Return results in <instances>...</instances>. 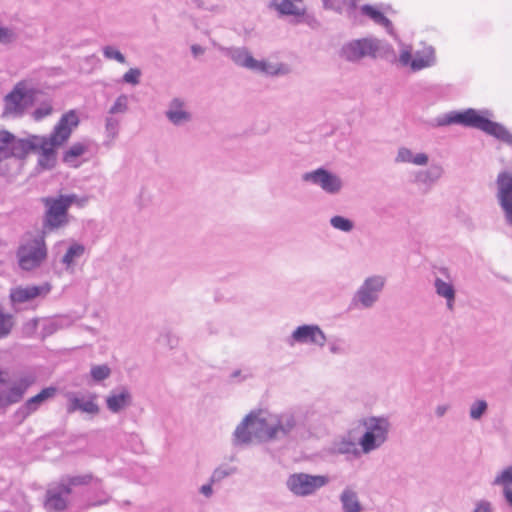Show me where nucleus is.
Wrapping results in <instances>:
<instances>
[{"instance_id": "79ce46f5", "label": "nucleus", "mask_w": 512, "mask_h": 512, "mask_svg": "<svg viewBox=\"0 0 512 512\" xmlns=\"http://www.w3.org/2000/svg\"><path fill=\"white\" fill-rule=\"evenodd\" d=\"M354 448V442L346 438L335 440L332 444V451L339 454L351 453L354 450Z\"/></svg>"}, {"instance_id": "a19ab883", "label": "nucleus", "mask_w": 512, "mask_h": 512, "mask_svg": "<svg viewBox=\"0 0 512 512\" xmlns=\"http://www.w3.org/2000/svg\"><path fill=\"white\" fill-rule=\"evenodd\" d=\"M90 375L95 382H101L110 377L111 369L107 364L93 365Z\"/></svg>"}, {"instance_id": "b1692460", "label": "nucleus", "mask_w": 512, "mask_h": 512, "mask_svg": "<svg viewBox=\"0 0 512 512\" xmlns=\"http://www.w3.org/2000/svg\"><path fill=\"white\" fill-rule=\"evenodd\" d=\"M221 53L230 58L233 63L239 67L251 70L255 58L246 47H223L220 46Z\"/></svg>"}, {"instance_id": "8fccbe9b", "label": "nucleus", "mask_w": 512, "mask_h": 512, "mask_svg": "<svg viewBox=\"0 0 512 512\" xmlns=\"http://www.w3.org/2000/svg\"><path fill=\"white\" fill-rule=\"evenodd\" d=\"M37 325H38V320L37 319H31L30 321H28L27 323H25L23 325V333L26 335V336H32L36 329H37Z\"/></svg>"}, {"instance_id": "2eb2a0df", "label": "nucleus", "mask_w": 512, "mask_h": 512, "mask_svg": "<svg viewBox=\"0 0 512 512\" xmlns=\"http://www.w3.org/2000/svg\"><path fill=\"white\" fill-rule=\"evenodd\" d=\"M66 397V412L73 414L81 412L90 417H95L100 413V407L97 403V394L88 393L87 395L80 392H67Z\"/></svg>"}, {"instance_id": "58836bf2", "label": "nucleus", "mask_w": 512, "mask_h": 512, "mask_svg": "<svg viewBox=\"0 0 512 512\" xmlns=\"http://www.w3.org/2000/svg\"><path fill=\"white\" fill-rule=\"evenodd\" d=\"M492 485L501 486L502 488L512 486V465L500 471L494 478Z\"/></svg>"}, {"instance_id": "473e14b6", "label": "nucleus", "mask_w": 512, "mask_h": 512, "mask_svg": "<svg viewBox=\"0 0 512 512\" xmlns=\"http://www.w3.org/2000/svg\"><path fill=\"white\" fill-rule=\"evenodd\" d=\"M85 253L84 245L80 243H73L69 246L66 253L63 255L61 262L66 266V268H70L75 264V261L82 257Z\"/></svg>"}, {"instance_id": "864d4df0", "label": "nucleus", "mask_w": 512, "mask_h": 512, "mask_svg": "<svg viewBox=\"0 0 512 512\" xmlns=\"http://www.w3.org/2000/svg\"><path fill=\"white\" fill-rule=\"evenodd\" d=\"M330 352L333 354H341L344 352L343 345L340 341H333L329 345Z\"/></svg>"}, {"instance_id": "20e7f679", "label": "nucleus", "mask_w": 512, "mask_h": 512, "mask_svg": "<svg viewBox=\"0 0 512 512\" xmlns=\"http://www.w3.org/2000/svg\"><path fill=\"white\" fill-rule=\"evenodd\" d=\"M268 414L259 411L249 413L233 433L234 446H247L254 440L271 441Z\"/></svg>"}, {"instance_id": "ddd939ff", "label": "nucleus", "mask_w": 512, "mask_h": 512, "mask_svg": "<svg viewBox=\"0 0 512 512\" xmlns=\"http://www.w3.org/2000/svg\"><path fill=\"white\" fill-rule=\"evenodd\" d=\"M302 180L319 187L328 195H337L344 187L342 178L338 174L324 167H319L315 170L305 172L302 175Z\"/></svg>"}, {"instance_id": "4d7b16f0", "label": "nucleus", "mask_w": 512, "mask_h": 512, "mask_svg": "<svg viewBox=\"0 0 512 512\" xmlns=\"http://www.w3.org/2000/svg\"><path fill=\"white\" fill-rule=\"evenodd\" d=\"M191 52H192L193 56L197 57L199 55L204 54L205 49L200 45L194 44L191 46Z\"/></svg>"}, {"instance_id": "393cba45", "label": "nucleus", "mask_w": 512, "mask_h": 512, "mask_svg": "<svg viewBox=\"0 0 512 512\" xmlns=\"http://www.w3.org/2000/svg\"><path fill=\"white\" fill-rule=\"evenodd\" d=\"M394 162L395 164H412L424 167L429 163V156L425 152H414L406 146H401L397 149Z\"/></svg>"}, {"instance_id": "6ab92c4d", "label": "nucleus", "mask_w": 512, "mask_h": 512, "mask_svg": "<svg viewBox=\"0 0 512 512\" xmlns=\"http://www.w3.org/2000/svg\"><path fill=\"white\" fill-rule=\"evenodd\" d=\"M51 290L49 283L41 285L17 286L10 290L9 299L12 306L28 303L37 297H45Z\"/></svg>"}, {"instance_id": "a18cd8bd", "label": "nucleus", "mask_w": 512, "mask_h": 512, "mask_svg": "<svg viewBox=\"0 0 512 512\" xmlns=\"http://www.w3.org/2000/svg\"><path fill=\"white\" fill-rule=\"evenodd\" d=\"M237 469L235 467H218L216 468L211 477V483H218L225 479L226 477L236 473Z\"/></svg>"}, {"instance_id": "4c0bfd02", "label": "nucleus", "mask_w": 512, "mask_h": 512, "mask_svg": "<svg viewBox=\"0 0 512 512\" xmlns=\"http://www.w3.org/2000/svg\"><path fill=\"white\" fill-rule=\"evenodd\" d=\"M19 39V32L13 26L0 25V45L10 46Z\"/></svg>"}, {"instance_id": "ea45409f", "label": "nucleus", "mask_w": 512, "mask_h": 512, "mask_svg": "<svg viewBox=\"0 0 512 512\" xmlns=\"http://www.w3.org/2000/svg\"><path fill=\"white\" fill-rule=\"evenodd\" d=\"M53 112V104L51 100H45L39 104V106L32 112V118L35 121H41L42 119L50 116Z\"/></svg>"}, {"instance_id": "603ef678", "label": "nucleus", "mask_w": 512, "mask_h": 512, "mask_svg": "<svg viewBox=\"0 0 512 512\" xmlns=\"http://www.w3.org/2000/svg\"><path fill=\"white\" fill-rule=\"evenodd\" d=\"M212 484L213 483H211V480H209V483L204 484V485H202L200 487L199 492L202 495H204L206 498H210L213 495V493H214L213 488H212Z\"/></svg>"}, {"instance_id": "9b49d317", "label": "nucleus", "mask_w": 512, "mask_h": 512, "mask_svg": "<svg viewBox=\"0 0 512 512\" xmlns=\"http://www.w3.org/2000/svg\"><path fill=\"white\" fill-rule=\"evenodd\" d=\"M329 483L326 475H312L308 473H293L286 480L288 490L297 497H307Z\"/></svg>"}, {"instance_id": "c9c22d12", "label": "nucleus", "mask_w": 512, "mask_h": 512, "mask_svg": "<svg viewBox=\"0 0 512 512\" xmlns=\"http://www.w3.org/2000/svg\"><path fill=\"white\" fill-rule=\"evenodd\" d=\"M120 121L116 117L109 115L105 118V137L106 144L110 145L119 134Z\"/></svg>"}, {"instance_id": "1a4fd4ad", "label": "nucleus", "mask_w": 512, "mask_h": 512, "mask_svg": "<svg viewBox=\"0 0 512 512\" xmlns=\"http://www.w3.org/2000/svg\"><path fill=\"white\" fill-rule=\"evenodd\" d=\"M386 285L383 275H371L366 277L354 293L351 304L358 309H371L380 300Z\"/></svg>"}, {"instance_id": "4be33fe9", "label": "nucleus", "mask_w": 512, "mask_h": 512, "mask_svg": "<svg viewBox=\"0 0 512 512\" xmlns=\"http://www.w3.org/2000/svg\"><path fill=\"white\" fill-rule=\"evenodd\" d=\"M132 401V393L125 386L112 390L105 399L107 409L114 414L120 413L130 407Z\"/></svg>"}, {"instance_id": "aec40b11", "label": "nucleus", "mask_w": 512, "mask_h": 512, "mask_svg": "<svg viewBox=\"0 0 512 512\" xmlns=\"http://www.w3.org/2000/svg\"><path fill=\"white\" fill-rule=\"evenodd\" d=\"M165 117L174 126L180 127L190 123L193 119L192 113L188 110L184 99L172 98L165 110Z\"/></svg>"}, {"instance_id": "de8ad7c7", "label": "nucleus", "mask_w": 512, "mask_h": 512, "mask_svg": "<svg viewBox=\"0 0 512 512\" xmlns=\"http://www.w3.org/2000/svg\"><path fill=\"white\" fill-rule=\"evenodd\" d=\"M191 5L194 8L200 9V10H207L211 12H217L219 10V7L217 5L207 6L204 0H190Z\"/></svg>"}, {"instance_id": "f03ea898", "label": "nucleus", "mask_w": 512, "mask_h": 512, "mask_svg": "<svg viewBox=\"0 0 512 512\" xmlns=\"http://www.w3.org/2000/svg\"><path fill=\"white\" fill-rule=\"evenodd\" d=\"M487 110L482 111L480 114L473 108L464 111H451L436 119V125L439 127L459 124L464 127L475 128L485 132L503 141L507 144H512V134L500 123L489 120L485 115H488Z\"/></svg>"}, {"instance_id": "7ed1b4c3", "label": "nucleus", "mask_w": 512, "mask_h": 512, "mask_svg": "<svg viewBox=\"0 0 512 512\" xmlns=\"http://www.w3.org/2000/svg\"><path fill=\"white\" fill-rule=\"evenodd\" d=\"M87 196L77 194H60L57 196L43 197L41 202L45 208L41 231L48 234L64 228L70 222L68 210L72 205L83 207L87 204Z\"/></svg>"}, {"instance_id": "f3484780", "label": "nucleus", "mask_w": 512, "mask_h": 512, "mask_svg": "<svg viewBox=\"0 0 512 512\" xmlns=\"http://www.w3.org/2000/svg\"><path fill=\"white\" fill-rule=\"evenodd\" d=\"M497 199L504 211L505 219L512 225V175L508 172H501L497 176Z\"/></svg>"}, {"instance_id": "2f4dec72", "label": "nucleus", "mask_w": 512, "mask_h": 512, "mask_svg": "<svg viewBox=\"0 0 512 512\" xmlns=\"http://www.w3.org/2000/svg\"><path fill=\"white\" fill-rule=\"evenodd\" d=\"M16 325L14 315L5 312L4 307L0 303V340L9 337Z\"/></svg>"}, {"instance_id": "423d86ee", "label": "nucleus", "mask_w": 512, "mask_h": 512, "mask_svg": "<svg viewBox=\"0 0 512 512\" xmlns=\"http://www.w3.org/2000/svg\"><path fill=\"white\" fill-rule=\"evenodd\" d=\"M35 381V377L31 374L9 380L8 372L0 369V409H6L21 402Z\"/></svg>"}, {"instance_id": "5fc2aeb1", "label": "nucleus", "mask_w": 512, "mask_h": 512, "mask_svg": "<svg viewBox=\"0 0 512 512\" xmlns=\"http://www.w3.org/2000/svg\"><path fill=\"white\" fill-rule=\"evenodd\" d=\"M449 409H450L449 404H439L435 408V415L438 418H441L448 412Z\"/></svg>"}, {"instance_id": "6e6d98bb", "label": "nucleus", "mask_w": 512, "mask_h": 512, "mask_svg": "<svg viewBox=\"0 0 512 512\" xmlns=\"http://www.w3.org/2000/svg\"><path fill=\"white\" fill-rule=\"evenodd\" d=\"M503 496L505 501L512 506V486L503 488Z\"/></svg>"}, {"instance_id": "bf43d9fd", "label": "nucleus", "mask_w": 512, "mask_h": 512, "mask_svg": "<svg viewBox=\"0 0 512 512\" xmlns=\"http://www.w3.org/2000/svg\"><path fill=\"white\" fill-rule=\"evenodd\" d=\"M239 373H240L239 371H236V372H234L233 376H238Z\"/></svg>"}, {"instance_id": "f704fd0d", "label": "nucleus", "mask_w": 512, "mask_h": 512, "mask_svg": "<svg viewBox=\"0 0 512 512\" xmlns=\"http://www.w3.org/2000/svg\"><path fill=\"white\" fill-rule=\"evenodd\" d=\"M488 412V402L485 399L477 398L469 406V418L473 421H480Z\"/></svg>"}, {"instance_id": "cd10ccee", "label": "nucleus", "mask_w": 512, "mask_h": 512, "mask_svg": "<svg viewBox=\"0 0 512 512\" xmlns=\"http://www.w3.org/2000/svg\"><path fill=\"white\" fill-rule=\"evenodd\" d=\"M251 71L262 73L267 76H283L290 72V68L284 63H272L266 60H254Z\"/></svg>"}, {"instance_id": "4468645a", "label": "nucleus", "mask_w": 512, "mask_h": 512, "mask_svg": "<svg viewBox=\"0 0 512 512\" xmlns=\"http://www.w3.org/2000/svg\"><path fill=\"white\" fill-rule=\"evenodd\" d=\"M399 62L403 66H410L411 70L416 72L436 64L435 49L431 45H425L412 53L410 47H405L399 54Z\"/></svg>"}, {"instance_id": "412c9836", "label": "nucleus", "mask_w": 512, "mask_h": 512, "mask_svg": "<svg viewBox=\"0 0 512 512\" xmlns=\"http://www.w3.org/2000/svg\"><path fill=\"white\" fill-rule=\"evenodd\" d=\"M56 394V387L50 386L42 389L37 395L27 399L25 403L19 407L16 415L20 416L22 419L27 418L32 413L36 412L46 401L53 399Z\"/></svg>"}, {"instance_id": "5701e85b", "label": "nucleus", "mask_w": 512, "mask_h": 512, "mask_svg": "<svg viewBox=\"0 0 512 512\" xmlns=\"http://www.w3.org/2000/svg\"><path fill=\"white\" fill-rule=\"evenodd\" d=\"M445 174L444 167L440 163H432L428 168L417 170L414 173V183L431 189Z\"/></svg>"}, {"instance_id": "49530a36", "label": "nucleus", "mask_w": 512, "mask_h": 512, "mask_svg": "<svg viewBox=\"0 0 512 512\" xmlns=\"http://www.w3.org/2000/svg\"><path fill=\"white\" fill-rule=\"evenodd\" d=\"M142 72L139 68H130L127 72L124 73L122 77V81L124 83L136 86L140 83Z\"/></svg>"}, {"instance_id": "39448f33", "label": "nucleus", "mask_w": 512, "mask_h": 512, "mask_svg": "<svg viewBox=\"0 0 512 512\" xmlns=\"http://www.w3.org/2000/svg\"><path fill=\"white\" fill-rule=\"evenodd\" d=\"M46 236L42 231L36 234H26L22 239L16 256L19 267L25 271H32L39 268L47 259L48 250Z\"/></svg>"}, {"instance_id": "7c9ffc66", "label": "nucleus", "mask_w": 512, "mask_h": 512, "mask_svg": "<svg viewBox=\"0 0 512 512\" xmlns=\"http://www.w3.org/2000/svg\"><path fill=\"white\" fill-rule=\"evenodd\" d=\"M361 12L363 15H365V16L369 17L371 20H373L376 24L386 28L388 33H390V34L393 33L392 22L386 16H384V14L382 12L377 10L375 7L368 5V4L363 5L361 7Z\"/></svg>"}, {"instance_id": "9d476101", "label": "nucleus", "mask_w": 512, "mask_h": 512, "mask_svg": "<svg viewBox=\"0 0 512 512\" xmlns=\"http://www.w3.org/2000/svg\"><path fill=\"white\" fill-rule=\"evenodd\" d=\"M268 417L271 441L292 437L298 434L303 428L300 414L294 411L268 414Z\"/></svg>"}, {"instance_id": "6e6552de", "label": "nucleus", "mask_w": 512, "mask_h": 512, "mask_svg": "<svg viewBox=\"0 0 512 512\" xmlns=\"http://www.w3.org/2000/svg\"><path fill=\"white\" fill-rule=\"evenodd\" d=\"M366 431L359 440L363 453L368 454L381 447L387 440L391 423L385 416H370L363 420Z\"/></svg>"}, {"instance_id": "c03bdc74", "label": "nucleus", "mask_w": 512, "mask_h": 512, "mask_svg": "<svg viewBox=\"0 0 512 512\" xmlns=\"http://www.w3.org/2000/svg\"><path fill=\"white\" fill-rule=\"evenodd\" d=\"M128 110V97L125 94L118 96L109 109V115L124 114Z\"/></svg>"}, {"instance_id": "f257e3e1", "label": "nucleus", "mask_w": 512, "mask_h": 512, "mask_svg": "<svg viewBox=\"0 0 512 512\" xmlns=\"http://www.w3.org/2000/svg\"><path fill=\"white\" fill-rule=\"evenodd\" d=\"M79 125V118L74 110L64 113L49 136L31 135L17 138L7 130H0V161L11 157L25 158L29 153L39 154L38 165L51 169L56 162V150L65 144L73 130Z\"/></svg>"}, {"instance_id": "13d9d810", "label": "nucleus", "mask_w": 512, "mask_h": 512, "mask_svg": "<svg viewBox=\"0 0 512 512\" xmlns=\"http://www.w3.org/2000/svg\"><path fill=\"white\" fill-rule=\"evenodd\" d=\"M326 8H334L333 0H322Z\"/></svg>"}, {"instance_id": "f8f14e48", "label": "nucleus", "mask_w": 512, "mask_h": 512, "mask_svg": "<svg viewBox=\"0 0 512 512\" xmlns=\"http://www.w3.org/2000/svg\"><path fill=\"white\" fill-rule=\"evenodd\" d=\"M381 49V41L372 38H361L345 43L340 50V56L348 62H359L365 57L375 58Z\"/></svg>"}, {"instance_id": "37998d69", "label": "nucleus", "mask_w": 512, "mask_h": 512, "mask_svg": "<svg viewBox=\"0 0 512 512\" xmlns=\"http://www.w3.org/2000/svg\"><path fill=\"white\" fill-rule=\"evenodd\" d=\"M103 56L108 60H115L118 63L124 64L126 63V57L124 54L116 47L112 45H107L102 48Z\"/></svg>"}, {"instance_id": "72a5a7b5", "label": "nucleus", "mask_w": 512, "mask_h": 512, "mask_svg": "<svg viewBox=\"0 0 512 512\" xmlns=\"http://www.w3.org/2000/svg\"><path fill=\"white\" fill-rule=\"evenodd\" d=\"M87 151V146L82 143H74L63 155V162L72 167H77L76 159Z\"/></svg>"}, {"instance_id": "a211bd4d", "label": "nucleus", "mask_w": 512, "mask_h": 512, "mask_svg": "<svg viewBox=\"0 0 512 512\" xmlns=\"http://www.w3.org/2000/svg\"><path fill=\"white\" fill-rule=\"evenodd\" d=\"M63 488L65 487L60 481L48 486L43 501V507L47 512H63L67 509L70 493Z\"/></svg>"}, {"instance_id": "c756f323", "label": "nucleus", "mask_w": 512, "mask_h": 512, "mask_svg": "<svg viewBox=\"0 0 512 512\" xmlns=\"http://www.w3.org/2000/svg\"><path fill=\"white\" fill-rule=\"evenodd\" d=\"M94 480H96L97 482H100V479L95 478L92 473H86L83 475H75V476L66 475V476L61 477V479L59 481L64 485L65 488H63V489L66 490L67 493L71 494L72 489L74 487L87 486Z\"/></svg>"}, {"instance_id": "0eeeda50", "label": "nucleus", "mask_w": 512, "mask_h": 512, "mask_svg": "<svg viewBox=\"0 0 512 512\" xmlns=\"http://www.w3.org/2000/svg\"><path fill=\"white\" fill-rule=\"evenodd\" d=\"M35 90L25 80L17 82L4 97L3 117L20 118L34 103Z\"/></svg>"}, {"instance_id": "09e8293b", "label": "nucleus", "mask_w": 512, "mask_h": 512, "mask_svg": "<svg viewBox=\"0 0 512 512\" xmlns=\"http://www.w3.org/2000/svg\"><path fill=\"white\" fill-rule=\"evenodd\" d=\"M472 512H493V507L489 501L480 500L475 504Z\"/></svg>"}, {"instance_id": "3c124183", "label": "nucleus", "mask_w": 512, "mask_h": 512, "mask_svg": "<svg viewBox=\"0 0 512 512\" xmlns=\"http://www.w3.org/2000/svg\"><path fill=\"white\" fill-rule=\"evenodd\" d=\"M62 325L58 321H50L44 327L45 335H51L56 332Z\"/></svg>"}, {"instance_id": "bb28decb", "label": "nucleus", "mask_w": 512, "mask_h": 512, "mask_svg": "<svg viewBox=\"0 0 512 512\" xmlns=\"http://www.w3.org/2000/svg\"><path fill=\"white\" fill-rule=\"evenodd\" d=\"M342 512H363L364 507L357 491L352 486H346L339 494Z\"/></svg>"}, {"instance_id": "e433bc0d", "label": "nucleus", "mask_w": 512, "mask_h": 512, "mask_svg": "<svg viewBox=\"0 0 512 512\" xmlns=\"http://www.w3.org/2000/svg\"><path fill=\"white\" fill-rule=\"evenodd\" d=\"M330 226L337 230L344 233H351L355 229V223L344 216L341 215H334L329 220Z\"/></svg>"}, {"instance_id": "c85d7f7f", "label": "nucleus", "mask_w": 512, "mask_h": 512, "mask_svg": "<svg viewBox=\"0 0 512 512\" xmlns=\"http://www.w3.org/2000/svg\"><path fill=\"white\" fill-rule=\"evenodd\" d=\"M273 6L284 15L301 16L305 13L302 0H273Z\"/></svg>"}, {"instance_id": "dca6fc26", "label": "nucleus", "mask_w": 512, "mask_h": 512, "mask_svg": "<svg viewBox=\"0 0 512 512\" xmlns=\"http://www.w3.org/2000/svg\"><path fill=\"white\" fill-rule=\"evenodd\" d=\"M326 335L318 325L305 324L298 326L286 339V343L293 347L295 344H314L323 347Z\"/></svg>"}, {"instance_id": "a878e982", "label": "nucleus", "mask_w": 512, "mask_h": 512, "mask_svg": "<svg viewBox=\"0 0 512 512\" xmlns=\"http://www.w3.org/2000/svg\"><path fill=\"white\" fill-rule=\"evenodd\" d=\"M433 286L437 296L445 299L447 309L453 311L456 300V290L449 275L446 276V279L436 276Z\"/></svg>"}]
</instances>
